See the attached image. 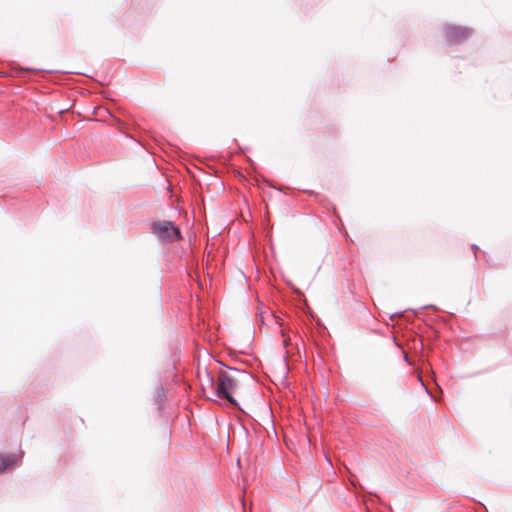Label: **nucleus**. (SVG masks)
Wrapping results in <instances>:
<instances>
[{
  "label": "nucleus",
  "mask_w": 512,
  "mask_h": 512,
  "mask_svg": "<svg viewBox=\"0 0 512 512\" xmlns=\"http://www.w3.org/2000/svg\"><path fill=\"white\" fill-rule=\"evenodd\" d=\"M236 387L235 379L226 371L221 370L218 374L215 397L225 398L232 405L237 406V401L232 397V392Z\"/></svg>",
  "instance_id": "nucleus-1"
},
{
  "label": "nucleus",
  "mask_w": 512,
  "mask_h": 512,
  "mask_svg": "<svg viewBox=\"0 0 512 512\" xmlns=\"http://www.w3.org/2000/svg\"><path fill=\"white\" fill-rule=\"evenodd\" d=\"M153 232L162 241L173 242L181 239V233L171 221H158L152 225Z\"/></svg>",
  "instance_id": "nucleus-2"
},
{
  "label": "nucleus",
  "mask_w": 512,
  "mask_h": 512,
  "mask_svg": "<svg viewBox=\"0 0 512 512\" xmlns=\"http://www.w3.org/2000/svg\"><path fill=\"white\" fill-rule=\"evenodd\" d=\"M471 30L460 26H447L444 29L445 39L449 44H458L471 35Z\"/></svg>",
  "instance_id": "nucleus-3"
},
{
  "label": "nucleus",
  "mask_w": 512,
  "mask_h": 512,
  "mask_svg": "<svg viewBox=\"0 0 512 512\" xmlns=\"http://www.w3.org/2000/svg\"><path fill=\"white\" fill-rule=\"evenodd\" d=\"M199 379L203 392L205 394L211 393L215 396L216 385L212 374L207 369H204L202 372H199Z\"/></svg>",
  "instance_id": "nucleus-4"
},
{
  "label": "nucleus",
  "mask_w": 512,
  "mask_h": 512,
  "mask_svg": "<svg viewBox=\"0 0 512 512\" xmlns=\"http://www.w3.org/2000/svg\"><path fill=\"white\" fill-rule=\"evenodd\" d=\"M20 461H21L20 457L17 455H14V454L7 455L4 458L0 457V473L18 466Z\"/></svg>",
  "instance_id": "nucleus-5"
},
{
  "label": "nucleus",
  "mask_w": 512,
  "mask_h": 512,
  "mask_svg": "<svg viewBox=\"0 0 512 512\" xmlns=\"http://www.w3.org/2000/svg\"><path fill=\"white\" fill-rule=\"evenodd\" d=\"M472 248H473V250H477L478 249V247L476 245H473Z\"/></svg>",
  "instance_id": "nucleus-6"
}]
</instances>
